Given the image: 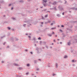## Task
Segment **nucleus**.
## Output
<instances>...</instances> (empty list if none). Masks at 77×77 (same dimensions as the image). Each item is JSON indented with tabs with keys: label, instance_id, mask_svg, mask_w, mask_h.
<instances>
[{
	"label": "nucleus",
	"instance_id": "nucleus-15",
	"mask_svg": "<svg viewBox=\"0 0 77 77\" xmlns=\"http://www.w3.org/2000/svg\"><path fill=\"white\" fill-rule=\"evenodd\" d=\"M54 75H56V74H53V76H54Z\"/></svg>",
	"mask_w": 77,
	"mask_h": 77
},
{
	"label": "nucleus",
	"instance_id": "nucleus-46",
	"mask_svg": "<svg viewBox=\"0 0 77 77\" xmlns=\"http://www.w3.org/2000/svg\"><path fill=\"white\" fill-rule=\"evenodd\" d=\"M24 25H25V26H26V25H24Z\"/></svg>",
	"mask_w": 77,
	"mask_h": 77
},
{
	"label": "nucleus",
	"instance_id": "nucleus-5",
	"mask_svg": "<svg viewBox=\"0 0 77 77\" xmlns=\"http://www.w3.org/2000/svg\"><path fill=\"white\" fill-rule=\"evenodd\" d=\"M12 20H15L16 19H15V18H14V17H13L12 18Z\"/></svg>",
	"mask_w": 77,
	"mask_h": 77
},
{
	"label": "nucleus",
	"instance_id": "nucleus-23",
	"mask_svg": "<svg viewBox=\"0 0 77 77\" xmlns=\"http://www.w3.org/2000/svg\"><path fill=\"white\" fill-rule=\"evenodd\" d=\"M42 20H44V17H42Z\"/></svg>",
	"mask_w": 77,
	"mask_h": 77
},
{
	"label": "nucleus",
	"instance_id": "nucleus-25",
	"mask_svg": "<svg viewBox=\"0 0 77 77\" xmlns=\"http://www.w3.org/2000/svg\"><path fill=\"white\" fill-rule=\"evenodd\" d=\"M30 53H31L32 54H33V53L32 52H30Z\"/></svg>",
	"mask_w": 77,
	"mask_h": 77
},
{
	"label": "nucleus",
	"instance_id": "nucleus-35",
	"mask_svg": "<svg viewBox=\"0 0 77 77\" xmlns=\"http://www.w3.org/2000/svg\"><path fill=\"white\" fill-rule=\"evenodd\" d=\"M60 44H62V42H60Z\"/></svg>",
	"mask_w": 77,
	"mask_h": 77
},
{
	"label": "nucleus",
	"instance_id": "nucleus-41",
	"mask_svg": "<svg viewBox=\"0 0 77 77\" xmlns=\"http://www.w3.org/2000/svg\"><path fill=\"white\" fill-rule=\"evenodd\" d=\"M54 44H53V43H52V45H53Z\"/></svg>",
	"mask_w": 77,
	"mask_h": 77
},
{
	"label": "nucleus",
	"instance_id": "nucleus-31",
	"mask_svg": "<svg viewBox=\"0 0 77 77\" xmlns=\"http://www.w3.org/2000/svg\"><path fill=\"white\" fill-rule=\"evenodd\" d=\"M57 16H58V17H59V15H58V14L57 15Z\"/></svg>",
	"mask_w": 77,
	"mask_h": 77
},
{
	"label": "nucleus",
	"instance_id": "nucleus-34",
	"mask_svg": "<svg viewBox=\"0 0 77 77\" xmlns=\"http://www.w3.org/2000/svg\"><path fill=\"white\" fill-rule=\"evenodd\" d=\"M55 36H56V37H57V35H55Z\"/></svg>",
	"mask_w": 77,
	"mask_h": 77
},
{
	"label": "nucleus",
	"instance_id": "nucleus-40",
	"mask_svg": "<svg viewBox=\"0 0 77 77\" xmlns=\"http://www.w3.org/2000/svg\"><path fill=\"white\" fill-rule=\"evenodd\" d=\"M35 46H36V44H35Z\"/></svg>",
	"mask_w": 77,
	"mask_h": 77
},
{
	"label": "nucleus",
	"instance_id": "nucleus-2",
	"mask_svg": "<svg viewBox=\"0 0 77 77\" xmlns=\"http://www.w3.org/2000/svg\"><path fill=\"white\" fill-rule=\"evenodd\" d=\"M51 30H54V29H56V28H51Z\"/></svg>",
	"mask_w": 77,
	"mask_h": 77
},
{
	"label": "nucleus",
	"instance_id": "nucleus-33",
	"mask_svg": "<svg viewBox=\"0 0 77 77\" xmlns=\"http://www.w3.org/2000/svg\"><path fill=\"white\" fill-rule=\"evenodd\" d=\"M58 27H60V26L59 25H58Z\"/></svg>",
	"mask_w": 77,
	"mask_h": 77
},
{
	"label": "nucleus",
	"instance_id": "nucleus-14",
	"mask_svg": "<svg viewBox=\"0 0 77 77\" xmlns=\"http://www.w3.org/2000/svg\"><path fill=\"white\" fill-rule=\"evenodd\" d=\"M61 27H64V26H63V25H62L61 26Z\"/></svg>",
	"mask_w": 77,
	"mask_h": 77
},
{
	"label": "nucleus",
	"instance_id": "nucleus-3",
	"mask_svg": "<svg viewBox=\"0 0 77 77\" xmlns=\"http://www.w3.org/2000/svg\"><path fill=\"white\" fill-rule=\"evenodd\" d=\"M14 66H18V64H14Z\"/></svg>",
	"mask_w": 77,
	"mask_h": 77
},
{
	"label": "nucleus",
	"instance_id": "nucleus-9",
	"mask_svg": "<svg viewBox=\"0 0 77 77\" xmlns=\"http://www.w3.org/2000/svg\"><path fill=\"white\" fill-rule=\"evenodd\" d=\"M27 66H30V64H28Z\"/></svg>",
	"mask_w": 77,
	"mask_h": 77
},
{
	"label": "nucleus",
	"instance_id": "nucleus-28",
	"mask_svg": "<svg viewBox=\"0 0 77 77\" xmlns=\"http://www.w3.org/2000/svg\"><path fill=\"white\" fill-rule=\"evenodd\" d=\"M54 24H55V21H54L53 22Z\"/></svg>",
	"mask_w": 77,
	"mask_h": 77
},
{
	"label": "nucleus",
	"instance_id": "nucleus-19",
	"mask_svg": "<svg viewBox=\"0 0 77 77\" xmlns=\"http://www.w3.org/2000/svg\"><path fill=\"white\" fill-rule=\"evenodd\" d=\"M26 51H28V50L27 49H26L25 50Z\"/></svg>",
	"mask_w": 77,
	"mask_h": 77
},
{
	"label": "nucleus",
	"instance_id": "nucleus-1",
	"mask_svg": "<svg viewBox=\"0 0 77 77\" xmlns=\"http://www.w3.org/2000/svg\"><path fill=\"white\" fill-rule=\"evenodd\" d=\"M43 2L46 3L48 1L47 0H43Z\"/></svg>",
	"mask_w": 77,
	"mask_h": 77
},
{
	"label": "nucleus",
	"instance_id": "nucleus-30",
	"mask_svg": "<svg viewBox=\"0 0 77 77\" xmlns=\"http://www.w3.org/2000/svg\"><path fill=\"white\" fill-rule=\"evenodd\" d=\"M64 13H63V15H64Z\"/></svg>",
	"mask_w": 77,
	"mask_h": 77
},
{
	"label": "nucleus",
	"instance_id": "nucleus-12",
	"mask_svg": "<svg viewBox=\"0 0 77 77\" xmlns=\"http://www.w3.org/2000/svg\"><path fill=\"white\" fill-rule=\"evenodd\" d=\"M48 17V15H46L45 16V17Z\"/></svg>",
	"mask_w": 77,
	"mask_h": 77
},
{
	"label": "nucleus",
	"instance_id": "nucleus-6",
	"mask_svg": "<svg viewBox=\"0 0 77 77\" xmlns=\"http://www.w3.org/2000/svg\"><path fill=\"white\" fill-rule=\"evenodd\" d=\"M38 39L39 40H41V37H39Z\"/></svg>",
	"mask_w": 77,
	"mask_h": 77
},
{
	"label": "nucleus",
	"instance_id": "nucleus-45",
	"mask_svg": "<svg viewBox=\"0 0 77 77\" xmlns=\"http://www.w3.org/2000/svg\"><path fill=\"white\" fill-rule=\"evenodd\" d=\"M44 6H45V5L44 4Z\"/></svg>",
	"mask_w": 77,
	"mask_h": 77
},
{
	"label": "nucleus",
	"instance_id": "nucleus-38",
	"mask_svg": "<svg viewBox=\"0 0 77 77\" xmlns=\"http://www.w3.org/2000/svg\"><path fill=\"white\" fill-rule=\"evenodd\" d=\"M43 8V7H41V8Z\"/></svg>",
	"mask_w": 77,
	"mask_h": 77
},
{
	"label": "nucleus",
	"instance_id": "nucleus-43",
	"mask_svg": "<svg viewBox=\"0 0 77 77\" xmlns=\"http://www.w3.org/2000/svg\"><path fill=\"white\" fill-rule=\"evenodd\" d=\"M4 17H5V15H4Z\"/></svg>",
	"mask_w": 77,
	"mask_h": 77
},
{
	"label": "nucleus",
	"instance_id": "nucleus-29",
	"mask_svg": "<svg viewBox=\"0 0 77 77\" xmlns=\"http://www.w3.org/2000/svg\"><path fill=\"white\" fill-rule=\"evenodd\" d=\"M11 4H10L9 5V6H11Z\"/></svg>",
	"mask_w": 77,
	"mask_h": 77
},
{
	"label": "nucleus",
	"instance_id": "nucleus-36",
	"mask_svg": "<svg viewBox=\"0 0 77 77\" xmlns=\"http://www.w3.org/2000/svg\"><path fill=\"white\" fill-rule=\"evenodd\" d=\"M58 41H59L60 40L59 39H58Z\"/></svg>",
	"mask_w": 77,
	"mask_h": 77
},
{
	"label": "nucleus",
	"instance_id": "nucleus-39",
	"mask_svg": "<svg viewBox=\"0 0 77 77\" xmlns=\"http://www.w3.org/2000/svg\"><path fill=\"white\" fill-rule=\"evenodd\" d=\"M5 43H4L3 44L4 45H5Z\"/></svg>",
	"mask_w": 77,
	"mask_h": 77
},
{
	"label": "nucleus",
	"instance_id": "nucleus-44",
	"mask_svg": "<svg viewBox=\"0 0 77 77\" xmlns=\"http://www.w3.org/2000/svg\"><path fill=\"white\" fill-rule=\"evenodd\" d=\"M30 39H30H30H29V40H30Z\"/></svg>",
	"mask_w": 77,
	"mask_h": 77
},
{
	"label": "nucleus",
	"instance_id": "nucleus-47",
	"mask_svg": "<svg viewBox=\"0 0 77 77\" xmlns=\"http://www.w3.org/2000/svg\"><path fill=\"white\" fill-rule=\"evenodd\" d=\"M76 9L77 10V9Z\"/></svg>",
	"mask_w": 77,
	"mask_h": 77
},
{
	"label": "nucleus",
	"instance_id": "nucleus-8",
	"mask_svg": "<svg viewBox=\"0 0 77 77\" xmlns=\"http://www.w3.org/2000/svg\"><path fill=\"white\" fill-rule=\"evenodd\" d=\"M7 28L8 29V30H10V29H11V28L9 27H8Z\"/></svg>",
	"mask_w": 77,
	"mask_h": 77
},
{
	"label": "nucleus",
	"instance_id": "nucleus-18",
	"mask_svg": "<svg viewBox=\"0 0 77 77\" xmlns=\"http://www.w3.org/2000/svg\"><path fill=\"white\" fill-rule=\"evenodd\" d=\"M60 32H62V29H60Z\"/></svg>",
	"mask_w": 77,
	"mask_h": 77
},
{
	"label": "nucleus",
	"instance_id": "nucleus-37",
	"mask_svg": "<svg viewBox=\"0 0 77 77\" xmlns=\"http://www.w3.org/2000/svg\"><path fill=\"white\" fill-rule=\"evenodd\" d=\"M38 60H41L40 59H39Z\"/></svg>",
	"mask_w": 77,
	"mask_h": 77
},
{
	"label": "nucleus",
	"instance_id": "nucleus-20",
	"mask_svg": "<svg viewBox=\"0 0 77 77\" xmlns=\"http://www.w3.org/2000/svg\"><path fill=\"white\" fill-rule=\"evenodd\" d=\"M51 25L52 26H53V23H52L51 24Z\"/></svg>",
	"mask_w": 77,
	"mask_h": 77
},
{
	"label": "nucleus",
	"instance_id": "nucleus-4",
	"mask_svg": "<svg viewBox=\"0 0 77 77\" xmlns=\"http://www.w3.org/2000/svg\"><path fill=\"white\" fill-rule=\"evenodd\" d=\"M48 35L49 36H52V35L51 34H48Z\"/></svg>",
	"mask_w": 77,
	"mask_h": 77
},
{
	"label": "nucleus",
	"instance_id": "nucleus-11",
	"mask_svg": "<svg viewBox=\"0 0 77 77\" xmlns=\"http://www.w3.org/2000/svg\"><path fill=\"white\" fill-rule=\"evenodd\" d=\"M67 57V55H66L65 56H64V58H66Z\"/></svg>",
	"mask_w": 77,
	"mask_h": 77
},
{
	"label": "nucleus",
	"instance_id": "nucleus-32",
	"mask_svg": "<svg viewBox=\"0 0 77 77\" xmlns=\"http://www.w3.org/2000/svg\"><path fill=\"white\" fill-rule=\"evenodd\" d=\"M2 63H3L4 62H3V61H2Z\"/></svg>",
	"mask_w": 77,
	"mask_h": 77
},
{
	"label": "nucleus",
	"instance_id": "nucleus-22",
	"mask_svg": "<svg viewBox=\"0 0 77 77\" xmlns=\"http://www.w3.org/2000/svg\"><path fill=\"white\" fill-rule=\"evenodd\" d=\"M72 62H74V60H72Z\"/></svg>",
	"mask_w": 77,
	"mask_h": 77
},
{
	"label": "nucleus",
	"instance_id": "nucleus-17",
	"mask_svg": "<svg viewBox=\"0 0 77 77\" xmlns=\"http://www.w3.org/2000/svg\"><path fill=\"white\" fill-rule=\"evenodd\" d=\"M41 24H44V23L43 22H41Z\"/></svg>",
	"mask_w": 77,
	"mask_h": 77
},
{
	"label": "nucleus",
	"instance_id": "nucleus-21",
	"mask_svg": "<svg viewBox=\"0 0 77 77\" xmlns=\"http://www.w3.org/2000/svg\"><path fill=\"white\" fill-rule=\"evenodd\" d=\"M33 40H34V41H35V38H33Z\"/></svg>",
	"mask_w": 77,
	"mask_h": 77
},
{
	"label": "nucleus",
	"instance_id": "nucleus-42",
	"mask_svg": "<svg viewBox=\"0 0 77 77\" xmlns=\"http://www.w3.org/2000/svg\"><path fill=\"white\" fill-rule=\"evenodd\" d=\"M26 35H27V34H26Z\"/></svg>",
	"mask_w": 77,
	"mask_h": 77
},
{
	"label": "nucleus",
	"instance_id": "nucleus-24",
	"mask_svg": "<svg viewBox=\"0 0 77 77\" xmlns=\"http://www.w3.org/2000/svg\"><path fill=\"white\" fill-rule=\"evenodd\" d=\"M54 42H56V40H54Z\"/></svg>",
	"mask_w": 77,
	"mask_h": 77
},
{
	"label": "nucleus",
	"instance_id": "nucleus-7",
	"mask_svg": "<svg viewBox=\"0 0 77 77\" xmlns=\"http://www.w3.org/2000/svg\"><path fill=\"white\" fill-rule=\"evenodd\" d=\"M71 44V43L69 42L68 43V45H70Z\"/></svg>",
	"mask_w": 77,
	"mask_h": 77
},
{
	"label": "nucleus",
	"instance_id": "nucleus-16",
	"mask_svg": "<svg viewBox=\"0 0 77 77\" xmlns=\"http://www.w3.org/2000/svg\"><path fill=\"white\" fill-rule=\"evenodd\" d=\"M29 38H31V36H28Z\"/></svg>",
	"mask_w": 77,
	"mask_h": 77
},
{
	"label": "nucleus",
	"instance_id": "nucleus-26",
	"mask_svg": "<svg viewBox=\"0 0 77 77\" xmlns=\"http://www.w3.org/2000/svg\"><path fill=\"white\" fill-rule=\"evenodd\" d=\"M52 34H54V32H53Z\"/></svg>",
	"mask_w": 77,
	"mask_h": 77
},
{
	"label": "nucleus",
	"instance_id": "nucleus-10",
	"mask_svg": "<svg viewBox=\"0 0 77 77\" xmlns=\"http://www.w3.org/2000/svg\"><path fill=\"white\" fill-rule=\"evenodd\" d=\"M53 4L54 5H55V4H56V2H54Z\"/></svg>",
	"mask_w": 77,
	"mask_h": 77
},
{
	"label": "nucleus",
	"instance_id": "nucleus-13",
	"mask_svg": "<svg viewBox=\"0 0 77 77\" xmlns=\"http://www.w3.org/2000/svg\"><path fill=\"white\" fill-rule=\"evenodd\" d=\"M29 73L28 72H27L26 73V75H28V74H29Z\"/></svg>",
	"mask_w": 77,
	"mask_h": 77
},
{
	"label": "nucleus",
	"instance_id": "nucleus-27",
	"mask_svg": "<svg viewBox=\"0 0 77 77\" xmlns=\"http://www.w3.org/2000/svg\"><path fill=\"white\" fill-rule=\"evenodd\" d=\"M13 9V8H11V10H12V9Z\"/></svg>",
	"mask_w": 77,
	"mask_h": 77
}]
</instances>
